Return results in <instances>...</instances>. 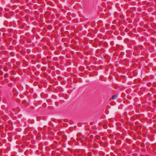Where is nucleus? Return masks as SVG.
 Here are the masks:
<instances>
[{"label": "nucleus", "instance_id": "1", "mask_svg": "<svg viewBox=\"0 0 156 156\" xmlns=\"http://www.w3.org/2000/svg\"><path fill=\"white\" fill-rule=\"evenodd\" d=\"M117 96H118L117 95H113L112 96V99H115L117 98Z\"/></svg>", "mask_w": 156, "mask_h": 156}, {"label": "nucleus", "instance_id": "2", "mask_svg": "<svg viewBox=\"0 0 156 156\" xmlns=\"http://www.w3.org/2000/svg\"><path fill=\"white\" fill-rule=\"evenodd\" d=\"M96 139L97 140H99V139H100V136L99 135H96Z\"/></svg>", "mask_w": 156, "mask_h": 156}, {"label": "nucleus", "instance_id": "3", "mask_svg": "<svg viewBox=\"0 0 156 156\" xmlns=\"http://www.w3.org/2000/svg\"><path fill=\"white\" fill-rule=\"evenodd\" d=\"M4 70L5 72H7L8 70V68L7 67H5L4 69Z\"/></svg>", "mask_w": 156, "mask_h": 156}, {"label": "nucleus", "instance_id": "4", "mask_svg": "<svg viewBox=\"0 0 156 156\" xmlns=\"http://www.w3.org/2000/svg\"><path fill=\"white\" fill-rule=\"evenodd\" d=\"M9 74L8 73H5L4 75L5 78H8L9 77Z\"/></svg>", "mask_w": 156, "mask_h": 156}, {"label": "nucleus", "instance_id": "5", "mask_svg": "<svg viewBox=\"0 0 156 156\" xmlns=\"http://www.w3.org/2000/svg\"><path fill=\"white\" fill-rule=\"evenodd\" d=\"M3 74V72L2 71H0V75H2Z\"/></svg>", "mask_w": 156, "mask_h": 156}, {"label": "nucleus", "instance_id": "6", "mask_svg": "<svg viewBox=\"0 0 156 156\" xmlns=\"http://www.w3.org/2000/svg\"><path fill=\"white\" fill-rule=\"evenodd\" d=\"M11 80L12 81H14V78L13 77H11Z\"/></svg>", "mask_w": 156, "mask_h": 156}]
</instances>
